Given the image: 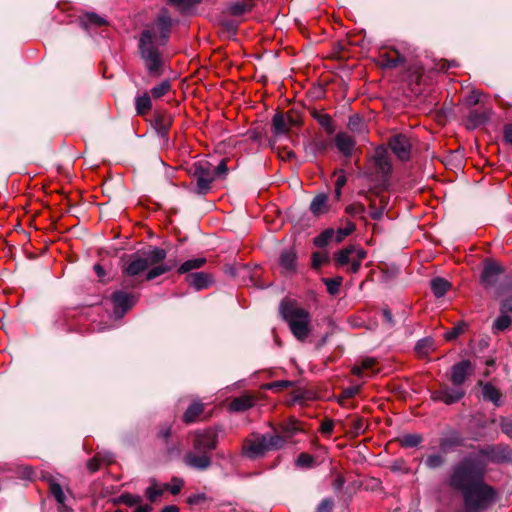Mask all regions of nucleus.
Masks as SVG:
<instances>
[{
    "instance_id": "obj_42",
    "label": "nucleus",
    "mask_w": 512,
    "mask_h": 512,
    "mask_svg": "<svg viewBox=\"0 0 512 512\" xmlns=\"http://www.w3.org/2000/svg\"><path fill=\"white\" fill-rule=\"evenodd\" d=\"M376 361L373 358L364 359L360 365H355L352 368V373L356 376H363L366 370L372 369L375 365Z\"/></svg>"
},
{
    "instance_id": "obj_8",
    "label": "nucleus",
    "mask_w": 512,
    "mask_h": 512,
    "mask_svg": "<svg viewBox=\"0 0 512 512\" xmlns=\"http://www.w3.org/2000/svg\"><path fill=\"white\" fill-rule=\"evenodd\" d=\"M465 395V391L462 387L454 386L449 387L446 384L440 386L436 391L432 392V399L441 401L447 405L460 401Z\"/></svg>"
},
{
    "instance_id": "obj_1",
    "label": "nucleus",
    "mask_w": 512,
    "mask_h": 512,
    "mask_svg": "<svg viewBox=\"0 0 512 512\" xmlns=\"http://www.w3.org/2000/svg\"><path fill=\"white\" fill-rule=\"evenodd\" d=\"M511 461L512 449L498 444L481 449L477 456H469L454 467L449 484L462 493L466 512H483L495 501V489L484 482L487 463Z\"/></svg>"
},
{
    "instance_id": "obj_11",
    "label": "nucleus",
    "mask_w": 512,
    "mask_h": 512,
    "mask_svg": "<svg viewBox=\"0 0 512 512\" xmlns=\"http://www.w3.org/2000/svg\"><path fill=\"white\" fill-rule=\"evenodd\" d=\"M404 61V55L397 48H383L379 52L378 64L382 67L395 68Z\"/></svg>"
},
{
    "instance_id": "obj_35",
    "label": "nucleus",
    "mask_w": 512,
    "mask_h": 512,
    "mask_svg": "<svg viewBox=\"0 0 512 512\" xmlns=\"http://www.w3.org/2000/svg\"><path fill=\"white\" fill-rule=\"evenodd\" d=\"M206 260L204 258H196L190 259L182 263L179 267L178 272L181 274L188 273L191 270L198 269L205 264Z\"/></svg>"
},
{
    "instance_id": "obj_6",
    "label": "nucleus",
    "mask_w": 512,
    "mask_h": 512,
    "mask_svg": "<svg viewBox=\"0 0 512 512\" xmlns=\"http://www.w3.org/2000/svg\"><path fill=\"white\" fill-rule=\"evenodd\" d=\"M190 174L196 182L195 192L200 195L207 194L214 181V171L208 161L195 162L190 168Z\"/></svg>"
},
{
    "instance_id": "obj_50",
    "label": "nucleus",
    "mask_w": 512,
    "mask_h": 512,
    "mask_svg": "<svg viewBox=\"0 0 512 512\" xmlns=\"http://www.w3.org/2000/svg\"><path fill=\"white\" fill-rule=\"evenodd\" d=\"M500 427L502 432L512 439V419L502 417L500 419Z\"/></svg>"
},
{
    "instance_id": "obj_2",
    "label": "nucleus",
    "mask_w": 512,
    "mask_h": 512,
    "mask_svg": "<svg viewBox=\"0 0 512 512\" xmlns=\"http://www.w3.org/2000/svg\"><path fill=\"white\" fill-rule=\"evenodd\" d=\"M171 27L172 19L168 12L163 10L141 33L139 51L145 68L152 77H160L163 74L165 59L160 47L168 42Z\"/></svg>"
},
{
    "instance_id": "obj_37",
    "label": "nucleus",
    "mask_w": 512,
    "mask_h": 512,
    "mask_svg": "<svg viewBox=\"0 0 512 512\" xmlns=\"http://www.w3.org/2000/svg\"><path fill=\"white\" fill-rule=\"evenodd\" d=\"M356 229V226L353 222L348 221L344 227H341L335 231V242L340 243L343 241L347 236L352 234Z\"/></svg>"
},
{
    "instance_id": "obj_62",
    "label": "nucleus",
    "mask_w": 512,
    "mask_h": 512,
    "mask_svg": "<svg viewBox=\"0 0 512 512\" xmlns=\"http://www.w3.org/2000/svg\"><path fill=\"white\" fill-rule=\"evenodd\" d=\"M170 434H171V426L170 425H165V426L161 427V429L159 431V437H161L163 440L166 441L170 437Z\"/></svg>"
},
{
    "instance_id": "obj_26",
    "label": "nucleus",
    "mask_w": 512,
    "mask_h": 512,
    "mask_svg": "<svg viewBox=\"0 0 512 512\" xmlns=\"http://www.w3.org/2000/svg\"><path fill=\"white\" fill-rule=\"evenodd\" d=\"M187 283L196 290L207 288L212 280L209 274L203 272L191 273L186 277Z\"/></svg>"
},
{
    "instance_id": "obj_16",
    "label": "nucleus",
    "mask_w": 512,
    "mask_h": 512,
    "mask_svg": "<svg viewBox=\"0 0 512 512\" xmlns=\"http://www.w3.org/2000/svg\"><path fill=\"white\" fill-rule=\"evenodd\" d=\"M478 386L482 388V397L485 401L493 403L494 406L499 407L503 404V395L501 391L492 383L478 381Z\"/></svg>"
},
{
    "instance_id": "obj_44",
    "label": "nucleus",
    "mask_w": 512,
    "mask_h": 512,
    "mask_svg": "<svg viewBox=\"0 0 512 512\" xmlns=\"http://www.w3.org/2000/svg\"><path fill=\"white\" fill-rule=\"evenodd\" d=\"M416 352L420 356H427L433 350V341L429 338L418 341L416 345Z\"/></svg>"
},
{
    "instance_id": "obj_39",
    "label": "nucleus",
    "mask_w": 512,
    "mask_h": 512,
    "mask_svg": "<svg viewBox=\"0 0 512 512\" xmlns=\"http://www.w3.org/2000/svg\"><path fill=\"white\" fill-rule=\"evenodd\" d=\"M367 424L362 417H355L352 420L350 434L353 437H357L365 432Z\"/></svg>"
},
{
    "instance_id": "obj_3",
    "label": "nucleus",
    "mask_w": 512,
    "mask_h": 512,
    "mask_svg": "<svg viewBox=\"0 0 512 512\" xmlns=\"http://www.w3.org/2000/svg\"><path fill=\"white\" fill-rule=\"evenodd\" d=\"M279 312L297 340L303 342L310 336L312 316L298 301L290 298L283 299L279 306Z\"/></svg>"
},
{
    "instance_id": "obj_54",
    "label": "nucleus",
    "mask_w": 512,
    "mask_h": 512,
    "mask_svg": "<svg viewBox=\"0 0 512 512\" xmlns=\"http://www.w3.org/2000/svg\"><path fill=\"white\" fill-rule=\"evenodd\" d=\"M334 428V422L331 419H325L320 426V432L324 435H331Z\"/></svg>"
},
{
    "instance_id": "obj_52",
    "label": "nucleus",
    "mask_w": 512,
    "mask_h": 512,
    "mask_svg": "<svg viewBox=\"0 0 512 512\" xmlns=\"http://www.w3.org/2000/svg\"><path fill=\"white\" fill-rule=\"evenodd\" d=\"M162 493V489L158 488L155 485L148 487L146 490V496L149 498L150 501H155L158 497L162 495Z\"/></svg>"
},
{
    "instance_id": "obj_56",
    "label": "nucleus",
    "mask_w": 512,
    "mask_h": 512,
    "mask_svg": "<svg viewBox=\"0 0 512 512\" xmlns=\"http://www.w3.org/2000/svg\"><path fill=\"white\" fill-rule=\"evenodd\" d=\"M500 311H501V313H511L512 314V295L505 298L502 301Z\"/></svg>"
},
{
    "instance_id": "obj_22",
    "label": "nucleus",
    "mask_w": 512,
    "mask_h": 512,
    "mask_svg": "<svg viewBox=\"0 0 512 512\" xmlns=\"http://www.w3.org/2000/svg\"><path fill=\"white\" fill-rule=\"evenodd\" d=\"M374 162H375L376 167L379 169V171L383 175H388L391 172L392 166H391L388 151L386 148L378 147L375 150Z\"/></svg>"
},
{
    "instance_id": "obj_59",
    "label": "nucleus",
    "mask_w": 512,
    "mask_h": 512,
    "mask_svg": "<svg viewBox=\"0 0 512 512\" xmlns=\"http://www.w3.org/2000/svg\"><path fill=\"white\" fill-rule=\"evenodd\" d=\"M365 210L364 206L361 204H353L346 207V212L351 215H357L363 213Z\"/></svg>"
},
{
    "instance_id": "obj_33",
    "label": "nucleus",
    "mask_w": 512,
    "mask_h": 512,
    "mask_svg": "<svg viewBox=\"0 0 512 512\" xmlns=\"http://www.w3.org/2000/svg\"><path fill=\"white\" fill-rule=\"evenodd\" d=\"M112 458L110 456H101L96 454L92 459L87 462V468L91 472H96L103 464H110Z\"/></svg>"
},
{
    "instance_id": "obj_45",
    "label": "nucleus",
    "mask_w": 512,
    "mask_h": 512,
    "mask_svg": "<svg viewBox=\"0 0 512 512\" xmlns=\"http://www.w3.org/2000/svg\"><path fill=\"white\" fill-rule=\"evenodd\" d=\"M312 267L320 269L323 264L329 262V255L327 252H313L311 256Z\"/></svg>"
},
{
    "instance_id": "obj_29",
    "label": "nucleus",
    "mask_w": 512,
    "mask_h": 512,
    "mask_svg": "<svg viewBox=\"0 0 512 512\" xmlns=\"http://www.w3.org/2000/svg\"><path fill=\"white\" fill-rule=\"evenodd\" d=\"M135 107L138 115H146L152 108L151 98L149 94L143 93L142 95L136 97Z\"/></svg>"
},
{
    "instance_id": "obj_64",
    "label": "nucleus",
    "mask_w": 512,
    "mask_h": 512,
    "mask_svg": "<svg viewBox=\"0 0 512 512\" xmlns=\"http://www.w3.org/2000/svg\"><path fill=\"white\" fill-rule=\"evenodd\" d=\"M346 177L345 175L343 174V172L341 171L339 175H337V179L335 181V187H339V188H343L344 185L346 184Z\"/></svg>"
},
{
    "instance_id": "obj_14",
    "label": "nucleus",
    "mask_w": 512,
    "mask_h": 512,
    "mask_svg": "<svg viewBox=\"0 0 512 512\" xmlns=\"http://www.w3.org/2000/svg\"><path fill=\"white\" fill-rule=\"evenodd\" d=\"M473 370L469 360L456 363L451 368L450 381L454 386L461 387Z\"/></svg>"
},
{
    "instance_id": "obj_17",
    "label": "nucleus",
    "mask_w": 512,
    "mask_h": 512,
    "mask_svg": "<svg viewBox=\"0 0 512 512\" xmlns=\"http://www.w3.org/2000/svg\"><path fill=\"white\" fill-rule=\"evenodd\" d=\"M257 403V397L252 394H243L234 398L229 403V410L232 412H243L252 408Z\"/></svg>"
},
{
    "instance_id": "obj_38",
    "label": "nucleus",
    "mask_w": 512,
    "mask_h": 512,
    "mask_svg": "<svg viewBox=\"0 0 512 512\" xmlns=\"http://www.w3.org/2000/svg\"><path fill=\"white\" fill-rule=\"evenodd\" d=\"M171 90V83L168 80H164L158 85L154 86L150 93L154 99H160Z\"/></svg>"
},
{
    "instance_id": "obj_40",
    "label": "nucleus",
    "mask_w": 512,
    "mask_h": 512,
    "mask_svg": "<svg viewBox=\"0 0 512 512\" xmlns=\"http://www.w3.org/2000/svg\"><path fill=\"white\" fill-rule=\"evenodd\" d=\"M380 207H377L376 199L371 200L370 202V216L372 219H380L384 213L387 202L383 197L379 199Z\"/></svg>"
},
{
    "instance_id": "obj_30",
    "label": "nucleus",
    "mask_w": 512,
    "mask_h": 512,
    "mask_svg": "<svg viewBox=\"0 0 512 512\" xmlns=\"http://www.w3.org/2000/svg\"><path fill=\"white\" fill-rule=\"evenodd\" d=\"M312 116L328 134H332L334 132V126L330 115L314 110L312 112Z\"/></svg>"
},
{
    "instance_id": "obj_5",
    "label": "nucleus",
    "mask_w": 512,
    "mask_h": 512,
    "mask_svg": "<svg viewBox=\"0 0 512 512\" xmlns=\"http://www.w3.org/2000/svg\"><path fill=\"white\" fill-rule=\"evenodd\" d=\"M285 444V440L280 434L273 435H252L247 438L243 444L244 453L255 458L263 455L265 452L273 449H279Z\"/></svg>"
},
{
    "instance_id": "obj_36",
    "label": "nucleus",
    "mask_w": 512,
    "mask_h": 512,
    "mask_svg": "<svg viewBox=\"0 0 512 512\" xmlns=\"http://www.w3.org/2000/svg\"><path fill=\"white\" fill-rule=\"evenodd\" d=\"M253 7V4L244 0L237 1L230 6V13L234 16H240L248 11H250Z\"/></svg>"
},
{
    "instance_id": "obj_21",
    "label": "nucleus",
    "mask_w": 512,
    "mask_h": 512,
    "mask_svg": "<svg viewBox=\"0 0 512 512\" xmlns=\"http://www.w3.org/2000/svg\"><path fill=\"white\" fill-rule=\"evenodd\" d=\"M281 437L285 440V442L288 439H291L293 436H295L297 433L303 431V427L301 422H299L297 419L291 417L284 421L280 427Z\"/></svg>"
},
{
    "instance_id": "obj_48",
    "label": "nucleus",
    "mask_w": 512,
    "mask_h": 512,
    "mask_svg": "<svg viewBox=\"0 0 512 512\" xmlns=\"http://www.w3.org/2000/svg\"><path fill=\"white\" fill-rule=\"evenodd\" d=\"M169 4L178 7L181 10H187L198 4L200 0H167Z\"/></svg>"
},
{
    "instance_id": "obj_12",
    "label": "nucleus",
    "mask_w": 512,
    "mask_h": 512,
    "mask_svg": "<svg viewBox=\"0 0 512 512\" xmlns=\"http://www.w3.org/2000/svg\"><path fill=\"white\" fill-rule=\"evenodd\" d=\"M389 146L398 159L406 161L410 158L411 144L405 135L393 136L389 141Z\"/></svg>"
},
{
    "instance_id": "obj_4",
    "label": "nucleus",
    "mask_w": 512,
    "mask_h": 512,
    "mask_svg": "<svg viewBox=\"0 0 512 512\" xmlns=\"http://www.w3.org/2000/svg\"><path fill=\"white\" fill-rule=\"evenodd\" d=\"M166 257V251L162 248H153L141 254L130 255L123 268L122 273L125 277H136L146 271L150 266L156 265Z\"/></svg>"
},
{
    "instance_id": "obj_18",
    "label": "nucleus",
    "mask_w": 512,
    "mask_h": 512,
    "mask_svg": "<svg viewBox=\"0 0 512 512\" xmlns=\"http://www.w3.org/2000/svg\"><path fill=\"white\" fill-rule=\"evenodd\" d=\"M184 462L186 465L200 470L208 468L211 463L206 452H200V454L189 452L185 455Z\"/></svg>"
},
{
    "instance_id": "obj_61",
    "label": "nucleus",
    "mask_w": 512,
    "mask_h": 512,
    "mask_svg": "<svg viewBox=\"0 0 512 512\" xmlns=\"http://www.w3.org/2000/svg\"><path fill=\"white\" fill-rule=\"evenodd\" d=\"M457 64L452 61V62H449L447 60H442L441 62H439V64L437 65V68L441 71H446L448 69H450L451 67H456Z\"/></svg>"
},
{
    "instance_id": "obj_53",
    "label": "nucleus",
    "mask_w": 512,
    "mask_h": 512,
    "mask_svg": "<svg viewBox=\"0 0 512 512\" xmlns=\"http://www.w3.org/2000/svg\"><path fill=\"white\" fill-rule=\"evenodd\" d=\"M120 501L128 506H134V505L140 503L141 499L138 496H134L131 494H124V495H121Z\"/></svg>"
},
{
    "instance_id": "obj_28",
    "label": "nucleus",
    "mask_w": 512,
    "mask_h": 512,
    "mask_svg": "<svg viewBox=\"0 0 512 512\" xmlns=\"http://www.w3.org/2000/svg\"><path fill=\"white\" fill-rule=\"evenodd\" d=\"M204 405L200 402L192 403L183 415V421L187 424L195 422L203 413Z\"/></svg>"
},
{
    "instance_id": "obj_46",
    "label": "nucleus",
    "mask_w": 512,
    "mask_h": 512,
    "mask_svg": "<svg viewBox=\"0 0 512 512\" xmlns=\"http://www.w3.org/2000/svg\"><path fill=\"white\" fill-rule=\"evenodd\" d=\"M511 325V319L507 313H501V315L494 322V329L497 331H504Z\"/></svg>"
},
{
    "instance_id": "obj_10",
    "label": "nucleus",
    "mask_w": 512,
    "mask_h": 512,
    "mask_svg": "<svg viewBox=\"0 0 512 512\" xmlns=\"http://www.w3.org/2000/svg\"><path fill=\"white\" fill-rule=\"evenodd\" d=\"M111 300L114 313L119 317H122L136 302V298L133 294L123 291L114 292L111 296Z\"/></svg>"
},
{
    "instance_id": "obj_51",
    "label": "nucleus",
    "mask_w": 512,
    "mask_h": 512,
    "mask_svg": "<svg viewBox=\"0 0 512 512\" xmlns=\"http://www.w3.org/2000/svg\"><path fill=\"white\" fill-rule=\"evenodd\" d=\"M184 485V481L180 478H173L171 480V483L168 485V488L170 490V492L173 494V495H176L180 492V490L182 489Z\"/></svg>"
},
{
    "instance_id": "obj_43",
    "label": "nucleus",
    "mask_w": 512,
    "mask_h": 512,
    "mask_svg": "<svg viewBox=\"0 0 512 512\" xmlns=\"http://www.w3.org/2000/svg\"><path fill=\"white\" fill-rule=\"evenodd\" d=\"M324 284L327 287V291L331 295H336L339 292V288L342 284V278L341 277H335V278H324L323 279Z\"/></svg>"
},
{
    "instance_id": "obj_25",
    "label": "nucleus",
    "mask_w": 512,
    "mask_h": 512,
    "mask_svg": "<svg viewBox=\"0 0 512 512\" xmlns=\"http://www.w3.org/2000/svg\"><path fill=\"white\" fill-rule=\"evenodd\" d=\"M279 262L285 272H294L297 267V254L290 248L281 252Z\"/></svg>"
},
{
    "instance_id": "obj_15",
    "label": "nucleus",
    "mask_w": 512,
    "mask_h": 512,
    "mask_svg": "<svg viewBox=\"0 0 512 512\" xmlns=\"http://www.w3.org/2000/svg\"><path fill=\"white\" fill-rule=\"evenodd\" d=\"M217 435L213 430H205L197 433L194 440V448L199 452H208L216 447Z\"/></svg>"
},
{
    "instance_id": "obj_27",
    "label": "nucleus",
    "mask_w": 512,
    "mask_h": 512,
    "mask_svg": "<svg viewBox=\"0 0 512 512\" xmlns=\"http://www.w3.org/2000/svg\"><path fill=\"white\" fill-rule=\"evenodd\" d=\"M153 125L158 134L166 136L172 125V117L164 113L157 114Z\"/></svg>"
},
{
    "instance_id": "obj_47",
    "label": "nucleus",
    "mask_w": 512,
    "mask_h": 512,
    "mask_svg": "<svg viewBox=\"0 0 512 512\" xmlns=\"http://www.w3.org/2000/svg\"><path fill=\"white\" fill-rule=\"evenodd\" d=\"M466 329V324L458 323L451 330L447 331L444 335L447 341H452L456 339L460 334H462Z\"/></svg>"
},
{
    "instance_id": "obj_49",
    "label": "nucleus",
    "mask_w": 512,
    "mask_h": 512,
    "mask_svg": "<svg viewBox=\"0 0 512 512\" xmlns=\"http://www.w3.org/2000/svg\"><path fill=\"white\" fill-rule=\"evenodd\" d=\"M170 268L166 265H159L152 269H150L146 274V280H152L166 272H168Z\"/></svg>"
},
{
    "instance_id": "obj_7",
    "label": "nucleus",
    "mask_w": 512,
    "mask_h": 512,
    "mask_svg": "<svg viewBox=\"0 0 512 512\" xmlns=\"http://www.w3.org/2000/svg\"><path fill=\"white\" fill-rule=\"evenodd\" d=\"M367 257V252L355 245H349L340 250L334 257L337 266L350 265L348 271L357 273L361 267L363 260Z\"/></svg>"
},
{
    "instance_id": "obj_57",
    "label": "nucleus",
    "mask_w": 512,
    "mask_h": 512,
    "mask_svg": "<svg viewBox=\"0 0 512 512\" xmlns=\"http://www.w3.org/2000/svg\"><path fill=\"white\" fill-rule=\"evenodd\" d=\"M333 507V502L330 499H324L321 501L317 508V512H331Z\"/></svg>"
},
{
    "instance_id": "obj_58",
    "label": "nucleus",
    "mask_w": 512,
    "mask_h": 512,
    "mask_svg": "<svg viewBox=\"0 0 512 512\" xmlns=\"http://www.w3.org/2000/svg\"><path fill=\"white\" fill-rule=\"evenodd\" d=\"M206 500H207V497L205 496V494H196V495L190 496L188 498L187 502L190 505H198V504L205 502Z\"/></svg>"
},
{
    "instance_id": "obj_55",
    "label": "nucleus",
    "mask_w": 512,
    "mask_h": 512,
    "mask_svg": "<svg viewBox=\"0 0 512 512\" xmlns=\"http://www.w3.org/2000/svg\"><path fill=\"white\" fill-rule=\"evenodd\" d=\"M312 462L313 457L307 453H301L297 459V464L302 467H309Z\"/></svg>"
},
{
    "instance_id": "obj_31",
    "label": "nucleus",
    "mask_w": 512,
    "mask_h": 512,
    "mask_svg": "<svg viewBox=\"0 0 512 512\" xmlns=\"http://www.w3.org/2000/svg\"><path fill=\"white\" fill-rule=\"evenodd\" d=\"M450 283L443 278H435L431 281V290L433 294L440 298L446 294V292L450 289Z\"/></svg>"
},
{
    "instance_id": "obj_24",
    "label": "nucleus",
    "mask_w": 512,
    "mask_h": 512,
    "mask_svg": "<svg viewBox=\"0 0 512 512\" xmlns=\"http://www.w3.org/2000/svg\"><path fill=\"white\" fill-rule=\"evenodd\" d=\"M335 144L338 150L345 156H350L355 147V141L347 133H338L335 137Z\"/></svg>"
},
{
    "instance_id": "obj_34",
    "label": "nucleus",
    "mask_w": 512,
    "mask_h": 512,
    "mask_svg": "<svg viewBox=\"0 0 512 512\" xmlns=\"http://www.w3.org/2000/svg\"><path fill=\"white\" fill-rule=\"evenodd\" d=\"M422 440L420 434H405L399 439V443L402 447L412 448L418 446Z\"/></svg>"
},
{
    "instance_id": "obj_13",
    "label": "nucleus",
    "mask_w": 512,
    "mask_h": 512,
    "mask_svg": "<svg viewBox=\"0 0 512 512\" xmlns=\"http://www.w3.org/2000/svg\"><path fill=\"white\" fill-rule=\"evenodd\" d=\"M299 124L291 113H276L272 119L273 132L277 135L287 134L293 126Z\"/></svg>"
},
{
    "instance_id": "obj_23",
    "label": "nucleus",
    "mask_w": 512,
    "mask_h": 512,
    "mask_svg": "<svg viewBox=\"0 0 512 512\" xmlns=\"http://www.w3.org/2000/svg\"><path fill=\"white\" fill-rule=\"evenodd\" d=\"M81 26L86 29H94L107 25V20L96 13L87 12L79 18Z\"/></svg>"
},
{
    "instance_id": "obj_9",
    "label": "nucleus",
    "mask_w": 512,
    "mask_h": 512,
    "mask_svg": "<svg viewBox=\"0 0 512 512\" xmlns=\"http://www.w3.org/2000/svg\"><path fill=\"white\" fill-rule=\"evenodd\" d=\"M502 273L503 268L498 262L492 259H486L483 263V271L480 279L481 284L485 288L492 287L498 281Z\"/></svg>"
},
{
    "instance_id": "obj_19",
    "label": "nucleus",
    "mask_w": 512,
    "mask_h": 512,
    "mask_svg": "<svg viewBox=\"0 0 512 512\" xmlns=\"http://www.w3.org/2000/svg\"><path fill=\"white\" fill-rule=\"evenodd\" d=\"M450 446L448 440L441 439L440 441V453L430 454L425 459V465L430 469H435L442 466L445 463V455L448 447Z\"/></svg>"
},
{
    "instance_id": "obj_60",
    "label": "nucleus",
    "mask_w": 512,
    "mask_h": 512,
    "mask_svg": "<svg viewBox=\"0 0 512 512\" xmlns=\"http://www.w3.org/2000/svg\"><path fill=\"white\" fill-rule=\"evenodd\" d=\"M228 171L227 160L223 159L216 167L215 173L219 176L225 175Z\"/></svg>"
},
{
    "instance_id": "obj_63",
    "label": "nucleus",
    "mask_w": 512,
    "mask_h": 512,
    "mask_svg": "<svg viewBox=\"0 0 512 512\" xmlns=\"http://www.w3.org/2000/svg\"><path fill=\"white\" fill-rule=\"evenodd\" d=\"M504 139L512 145V125H506L504 128Z\"/></svg>"
},
{
    "instance_id": "obj_41",
    "label": "nucleus",
    "mask_w": 512,
    "mask_h": 512,
    "mask_svg": "<svg viewBox=\"0 0 512 512\" xmlns=\"http://www.w3.org/2000/svg\"><path fill=\"white\" fill-rule=\"evenodd\" d=\"M49 489H50V493L54 496L56 501L59 504H61L63 507H65L66 497H65L64 491H63L62 487L60 486V484H58L55 481H50Z\"/></svg>"
},
{
    "instance_id": "obj_32",
    "label": "nucleus",
    "mask_w": 512,
    "mask_h": 512,
    "mask_svg": "<svg viewBox=\"0 0 512 512\" xmlns=\"http://www.w3.org/2000/svg\"><path fill=\"white\" fill-rule=\"evenodd\" d=\"M335 230L329 228L324 230L321 234L314 238V245L323 248L327 246L333 239L335 240Z\"/></svg>"
},
{
    "instance_id": "obj_20",
    "label": "nucleus",
    "mask_w": 512,
    "mask_h": 512,
    "mask_svg": "<svg viewBox=\"0 0 512 512\" xmlns=\"http://www.w3.org/2000/svg\"><path fill=\"white\" fill-rule=\"evenodd\" d=\"M328 201H329L328 194H325V193L317 194L313 198V200L311 201V204H310L311 213L316 217H319L321 215L328 213V211L330 209V205H329Z\"/></svg>"
}]
</instances>
